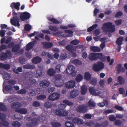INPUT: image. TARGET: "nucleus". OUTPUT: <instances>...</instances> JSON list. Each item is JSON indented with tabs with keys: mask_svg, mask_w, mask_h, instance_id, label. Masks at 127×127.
I'll use <instances>...</instances> for the list:
<instances>
[{
	"mask_svg": "<svg viewBox=\"0 0 127 127\" xmlns=\"http://www.w3.org/2000/svg\"><path fill=\"white\" fill-rule=\"evenodd\" d=\"M105 57L102 53H91L88 55L89 59L91 61H95L99 59L101 61H104L105 59Z\"/></svg>",
	"mask_w": 127,
	"mask_h": 127,
	"instance_id": "f257e3e1",
	"label": "nucleus"
},
{
	"mask_svg": "<svg viewBox=\"0 0 127 127\" xmlns=\"http://www.w3.org/2000/svg\"><path fill=\"white\" fill-rule=\"evenodd\" d=\"M101 29L103 32L105 33L108 32L112 33L115 31V26L113 25L112 23L111 22H108L103 24Z\"/></svg>",
	"mask_w": 127,
	"mask_h": 127,
	"instance_id": "f03ea898",
	"label": "nucleus"
},
{
	"mask_svg": "<svg viewBox=\"0 0 127 127\" xmlns=\"http://www.w3.org/2000/svg\"><path fill=\"white\" fill-rule=\"evenodd\" d=\"M27 120L31 121L26 123V125L27 127H35L38 124L39 121V120L36 118H32L30 117L27 118Z\"/></svg>",
	"mask_w": 127,
	"mask_h": 127,
	"instance_id": "7ed1b4c3",
	"label": "nucleus"
},
{
	"mask_svg": "<svg viewBox=\"0 0 127 127\" xmlns=\"http://www.w3.org/2000/svg\"><path fill=\"white\" fill-rule=\"evenodd\" d=\"M104 67V65L103 63L98 62L93 65V69L95 71L98 72L103 69Z\"/></svg>",
	"mask_w": 127,
	"mask_h": 127,
	"instance_id": "20e7f679",
	"label": "nucleus"
},
{
	"mask_svg": "<svg viewBox=\"0 0 127 127\" xmlns=\"http://www.w3.org/2000/svg\"><path fill=\"white\" fill-rule=\"evenodd\" d=\"M61 78L62 76L60 75H57L56 77L54 83L55 85L56 86L59 87L63 85V82Z\"/></svg>",
	"mask_w": 127,
	"mask_h": 127,
	"instance_id": "39448f33",
	"label": "nucleus"
},
{
	"mask_svg": "<svg viewBox=\"0 0 127 127\" xmlns=\"http://www.w3.org/2000/svg\"><path fill=\"white\" fill-rule=\"evenodd\" d=\"M87 106L85 104L78 106L76 108L77 111L79 113H84L87 111Z\"/></svg>",
	"mask_w": 127,
	"mask_h": 127,
	"instance_id": "423d86ee",
	"label": "nucleus"
},
{
	"mask_svg": "<svg viewBox=\"0 0 127 127\" xmlns=\"http://www.w3.org/2000/svg\"><path fill=\"white\" fill-rule=\"evenodd\" d=\"M89 91L91 94L94 96L100 95L101 93L100 91L96 89H95L94 87H91L89 88Z\"/></svg>",
	"mask_w": 127,
	"mask_h": 127,
	"instance_id": "0eeeda50",
	"label": "nucleus"
},
{
	"mask_svg": "<svg viewBox=\"0 0 127 127\" xmlns=\"http://www.w3.org/2000/svg\"><path fill=\"white\" fill-rule=\"evenodd\" d=\"M31 15L29 13L25 12L20 14V18L21 21H24L25 20L29 19L31 17Z\"/></svg>",
	"mask_w": 127,
	"mask_h": 127,
	"instance_id": "6e6552de",
	"label": "nucleus"
},
{
	"mask_svg": "<svg viewBox=\"0 0 127 127\" xmlns=\"http://www.w3.org/2000/svg\"><path fill=\"white\" fill-rule=\"evenodd\" d=\"M60 95L57 93H54L49 95L48 98L49 100L53 101L58 99L60 97Z\"/></svg>",
	"mask_w": 127,
	"mask_h": 127,
	"instance_id": "1a4fd4ad",
	"label": "nucleus"
},
{
	"mask_svg": "<svg viewBox=\"0 0 127 127\" xmlns=\"http://www.w3.org/2000/svg\"><path fill=\"white\" fill-rule=\"evenodd\" d=\"M19 21V18L17 16H15L10 20V23L12 25L19 27L20 26Z\"/></svg>",
	"mask_w": 127,
	"mask_h": 127,
	"instance_id": "9d476101",
	"label": "nucleus"
},
{
	"mask_svg": "<svg viewBox=\"0 0 127 127\" xmlns=\"http://www.w3.org/2000/svg\"><path fill=\"white\" fill-rule=\"evenodd\" d=\"M74 69V66L69 65L66 69V72L68 74L73 75L75 73Z\"/></svg>",
	"mask_w": 127,
	"mask_h": 127,
	"instance_id": "9b49d317",
	"label": "nucleus"
},
{
	"mask_svg": "<svg viewBox=\"0 0 127 127\" xmlns=\"http://www.w3.org/2000/svg\"><path fill=\"white\" fill-rule=\"evenodd\" d=\"M21 106V104L20 103L17 102L13 103L11 105V107L12 109H15V111L16 112V110L19 109Z\"/></svg>",
	"mask_w": 127,
	"mask_h": 127,
	"instance_id": "f8f14e48",
	"label": "nucleus"
},
{
	"mask_svg": "<svg viewBox=\"0 0 127 127\" xmlns=\"http://www.w3.org/2000/svg\"><path fill=\"white\" fill-rule=\"evenodd\" d=\"M3 84H3L2 91L4 94H6L7 92H10L12 90L13 88L11 85H7L4 87Z\"/></svg>",
	"mask_w": 127,
	"mask_h": 127,
	"instance_id": "ddd939ff",
	"label": "nucleus"
},
{
	"mask_svg": "<svg viewBox=\"0 0 127 127\" xmlns=\"http://www.w3.org/2000/svg\"><path fill=\"white\" fill-rule=\"evenodd\" d=\"M75 86V83L73 80L67 82L65 84L66 87L68 89L74 88Z\"/></svg>",
	"mask_w": 127,
	"mask_h": 127,
	"instance_id": "4468645a",
	"label": "nucleus"
},
{
	"mask_svg": "<svg viewBox=\"0 0 127 127\" xmlns=\"http://www.w3.org/2000/svg\"><path fill=\"white\" fill-rule=\"evenodd\" d=\"M20 5V3L19 2L16 3L13 2L11 3L10 6L12 9H13L15 8L17 11H18L19 10Z\"/></svg>",
	"mask_w": 127,
	"mask_h": 127,
	"instance_id": "2eb2a0df",
	"label": "nucleus"
},
{
	"mask_svg": "<svg viewBox=\"0 0 127 127\" xmlns=\"http://www.w3.org/2000/svg\"><path fill=\"white\" fill-rule=\"evenodd\" d=\"M39 84L40 87L43 88H46L49 86L50 82L47 80H43L40 81Z\"/></svg>",
	"mask_w": 127,
	"mask_h": 127,
	"instance_id": "dca6fc26",
	"label": "nucleus"
},
{
	"mask_svg": "<svg viewBox=\"0 0 127 127\" xmlns=\"http://www.w3.org/2000/svg\"><path fill=\"white\" fill-rule=\"evenodd\" d=\"M72 121L75 124H76L78 125H81L83 123V121L82 119L76 117L73 119Z\"/></svg>",
	"mask_w": 127,
	"mask_h": 127,
	"instance_id": "f3484780",
	"label": "nucleus"
},
{
	"mask_svg": "<svg viewBox=\"0 0 127 127\" xmlns=\"http://www.w3.org/2000/svg\"><path fill=\"white\" fill-rule=\"evenodd\" d=\"M44 74V71L41 69H37L36 71V75L37 78L42 77Z\"/></svg>",
	"mask_w": 127,
	"mask_h": 127,
	"instance_id": "a211bd4d",
	"label": "nucleus"
},
{
	"mask_svg": "<svg viewBox=\"0 0 127 127\" xmlns=\"http://www.w3.org/2000/svg\"><path fill=\"white\" fill-rule=\"evenodd\" d=\"M9 125L8 122L4 119L0 120V127H2V126L4 127H7Z\"/></svg>",
	"mask_w": 127,
	"mask_h": 127,
	"instance_id": "6ab92c4d",
	"label": "nucleus"
},
{
	"mask_svg": "<svg viewBox=\"0 0 127 127\" xmlns=\"http://www.w3.org/2000/svg\"><path fill=\"white\" fill-rule=\"evenodd\" d=\"M44 48H48L51 47L53 45V43L50 42H42Z\"/></svg>",
	"mask_w": 127,
	"mask_h": 127,
	"instance_id": "aec40b11",
	"label": "nucleus"
},
{
	"mask_svg": "<svg viewBox=\"0 0 127 127\" xmlns=\"http://www.w3.org/2000/svg\"><path fill=\"white\" fill-rule=\"evenodd\" d=\"M41 58L39 57H34L32 59V63L37 64L41 62Z\"/></svg>",
	"mask_w": 127,
	"mask_h": 127,
	"instance_id": "412c9836",
	"label": "nucleus"
},
{
	"mask_svg": "<svg viewBox=\"0 0 127 127\" xmlns=\"http://www.w3.org/2000/svg\"><path fill=\"white\" fill-rule=\"evenodd\" d=\"M79 93V92L78 90H73L70 92V96L72 98H74L78 95Z\"/></svg>",
	"mask_w": 127,
	"mask_h": 127,
	"instance_id": "4be33fe9",
	"label": "nucleus"
},
{
	"mask_svg": "<svg viewBox=\"0 0 127 127\" xmlns=\"http://www.w3.org/2000/svg\"><path fill=\"white\" fill-rule=\"evenodd\" d=\"M16 112L21 114H26L27 113V110L26 108H22L16 110Z\"/></svg>",
	"mask_w": 127,
	"mask_h": 127,
	"instance_id": "5701e85b",
	"label": "nucleus"
},
{
	"mask_svg": "<svg viewBox=\"0 0 127 127\" xmlns=\"http://www.w3.org/2000/svg\"><path fill=\"white\" fill-rule=\"evenodd\" d=\"M87 90V87L85 85H83L81 87V93L83 95H84L86 93Z\"/></svg>",
	"mask_w": 127,
	"mask_h": 127,
	"instance_id": "b1692460",
	"label": "nucleus"
},
{
	"mask_svg": "<svg viewBox=\"0 0 127 127\" xmlns=\"http://www.w3.org/2000/svg\"><path fill=\"white\" fill-rule=\"evenodd\" d=\"M23 67L24 68L29 69H32L35 68L34 65H31L28 64L23 65Z\"/></svg>",
	"mask_w": 127,
	"mask_h": 127,
	"instance_id": "393cba45",
	"label": "nucleus"
},
{
	"mask_svg": "<svg viewBox=\"0 0 127 127\" xmlns=\"http://www.w3.org/2000/svg\"><path fill=\"white\" fill-rule=\"evenodd\" d=\"M20 48V47L18 44H16L14 45L12 47V51L15 52L18 51Z\"/></svg>",
	"mask_w": 127,
	"mask_h": 127,
	"instance_id": "a878e982",
	"label": "nucleus"
},
{
	"mask_svg": "<svg viewBox=\"0 0 127 127\" xmlns=\"http://www.w3.org/2000/svg\"><path fill=\"white\" fill-rule=\"evenodd\" d=\"M91 78V75L88 72L85 73L84 74V78L87 80H89Z\"/></svg>",
	"mask_w": 127,
	"mask_h": 127,
	"instance_id": "bb28decb",
	"label": "nucleus"
},
{
	"mask_svg": "<svg viewBox=\"0 0 127 127\" xmlns=\"http://www.w3.org/2000/svg\"><path fill=\"white\" fill-rule=\"evenodd\" d=\"M7 110V107L4 103L0 102V110L2 111H5Z\"/></svg>",
	"mask_w": 127,
	"mask_h": 127,
	"instance_id": "cd10ccee",
	"label": "nucleus"
},
{
	"mask_svg": "<svg viewBox=\"0 0 127 127\" xmlns=\"http://www.w3.org/2000/svg\"><path fill=\"white\" fill-rule=\"evenodd\" d=\"M64 125L66 127H73L74 126V123L70 121H66Z\"/></svg>",
	"mask_w": 127,
	"mask_h": 127,
	"instance_id": "c85d7f7f",
	"label": "nucleus"
},
{
	"mask_svg": "<svg viewBox=\"0 0 127 127\" xmlns=\"http://www.w3.org/2000/svg\"><path fill=\"white\" fill-rule=\"evenodd\" d=\"M91 50L94 52H99L101 51V49L98 47L92 46L90 47Z\"/></svg>",
	"mask_w": 127,
	"mask_h": 127,
	"instance_id": "c756f323",
	"label": "nucleus"
},
{
	"mask_svg": "<svg viewBox=\"0 0 127 127\" xmlns=\"http://www.w3.org/2000/svg\"><path fill=\"white\" fill-rule=\"evenodd\" d=\"M48 74L51 76H54L55 73V71L53 69H49L47 71Z\"/></svg>",
	"mask_w": 127,
	"mask_h": 127,
	"instance_id": "7c9ffc66",
	"label": "nucleus"
},
{
	"mask_svg": "<svg viewBox=\"0 0 127 127\" xmlns=\"http://www.w3.org/2000/svg\"><path fill=\"white\" fill-rule=\"evenodd\" d=\"M98 25L97 24H94L92 26H91L88 29L87 31L88 32H91L94 29L97 28Z\"/></svg>",
	"mask_w": 127,
	"mask_h": 127,
	"instance_id": "2f4dec72",
	"label": "nucleus"
},
{
	"mask_svg": "<svg viewBox=\"0 0 127 127\" xmlns=\"http://www.w3.org/2000/svg\"><path fill=\"white\" fill-rule=\"evenodd\" d=\"M123 39V37H120L117 39L116 41L117 44L118 45H121L122 44V41Z\"/></svg>",
	"mask_w": 127,
	"mask_h": 127,
	"instance_id": "473e14b6",
	"label": "nucleus"
},
{
	"mask_svg": "<svg viewBox=\"0 0 127 127\" xmlns=\"http://www.w3.org/2000/svg\"><path fill=\"white\" fill-rule=\"evenodd\" d=\"M118 80L120 84L122 85L125 83V81L124 79L121 76H119L118 78Z\"/></svg>",
	"mask_w": 127,
	"mask_h": 127,
	"instance_id": "72a5a7b5",
	"label": "nucleus"
},
{
	"mask_svg": "<svg viewBox=\"0 0 127 127\" xmlns=\"http://www.w3.org/2000/svg\"><path fill=\"white\" fill-rule=\"evenodd\" d=\"M48 20L52 22L53 23L55 24H59V22L56 19L54 18H50L48 17L47 18Z\"/></svg>",
	"mask_w": 127,
	"mask_h": 127,
	"instance_id": "f704fd0d",
	"label": "nucleus"
},
{
	"mask_svg": "<svg viewBox=\"0 0 127 127\" xmlns=\"http://www.w3.org/2000/svg\"><path fill=\"white\" fill-rule=\"evenodd\" d=\"M51 125L53 127H60L61 126L60 123L56 122L51 123Z\"/></svg>",
	"mask_w": 127,
	"mask_h": 127,
	"instance_id": "c9c22d12",
	"label": "nucleus"
},
{
	"mask_svg": "<svg viewBox=\"0 0 127 127\" xmlns=\"http://www.w3.org/2000/svg\"><path fill=\"white\" fill-rule=\"evenodd\" d=\"M72 63L76 65H80L82 64L81 61L78 59H75L72 61Z\"/></svg>",
	"mask_w": 127,
	"mask_h": 127,
	"instance_id": "e433bc0d",
	"label": "nucleus"
},
{
	"mask_svg": "<svg viewBox=\"0 0 127 127\" xmlns=\"http://www.w3.org/2000/svg\"><path fill=\"white\" fill-rule=\"evenodd\" d=\"M42 55L43 56H45L48 57L49 58L52 59L53 56L49 53L46 52L45 51H43L42 53Z\"/></svg>",
	"mask_w": 127,
	"mask_h": 127,
	"instance_id": "4c0bfd02",
	"label": "nucleus"
},
{
	"mask_svg": "<svg viewBox=\"0 0 127 127\" xmlns=\"http://www.w3.org/2000/svg\"><path fill=\"white\" fill-rule=\"evenodd\" d=\"M8 55L6 53H3L1 54L0 57L1 60L3 61L5 60L7 58Z\"/></svg>",
	"mask_w": 127,
	"mask_h": 127,
	"instance_id": "58836bf2",
	"label": "nucleus"
},
{
	"mask_svg": "<svg viewBox=\"0 0 127 127\" xmlns=\"http://www.w3.org/2000/svg\"><path fill=\"white\" fill-rule=\"evenodd\" d=\"M87 104L88 106L90 107H94L96 105L95 104L94 101H92L91 100H89Z\"/></svg>",
	"mask_w": 127,
	"mask_h": 127,
	"instance_id": "ea45409f",
	"label": "nucleus"
},
{
	"mask_svg": "<svg viewBox=\"0 0 127 127\" xmlns=\"http://www.w3.org/2000/svg\"><path fill=\"white\" fill-rule=\"evenodd\" d=\"M32 44V42H30L27 44L26 49V50L29 51L34 46Z\"/></svg>",
	"mask_w": 127,
	"mask_h": 127,
	"instance_id": "a19ab883",
	"label": "nucleus"
},
{
	"mask_svg": "<svg viewBox=\"0 0 127 127\" xmlns=\"http://www.w3.org/2000/svg\"><path fill=\"white\" fill-rule=\"evenodd\" d=\"M3 75L4 79L6 80H8L10 78V77L9 75L6 72L3 73Z\"/></svg>",
	"mask_w": 127,
	"mask_h": 127,
	"instance_id": "79ce46f5",
	"label": "nucleus"
},
{
	"mask_svg": "<svg viewBox=\"0 0 127 127\" xmlns=\"http://www.w3.org/2000/svg\"><path fill=\"white\" fill-rule=\"evenodd\" d=\"M12 126L13 127H19L20 124L18 121H14L12 124Z\"/></svg>",
	"mask_w": 127,
	"mask_h": 127,
	"instance_id": "37998d69",
	"label": "nucleus"
},
{
	"mask_svg": "<svg viewBox=\"0 0 127 127\" xmlns=\"http://www.w3.org/2000/svg\"><path fill=\"white\" fill-rule=\"evenodd\" d=\"M94 122L92 121L89 122H86L84 124L86 126L89 127L93 126L94 125Z\"/></svg>",
	"mask_w": 127,
	"mask_h": 127,
	"instance_id": "c03bdc74",
	"label": "nucleus"
},
{
	"mask_svg": "<svg viewBox=\"0 0 127 127\" xmlns=\"http://www.w3.org/2000/svg\"><path fill=\"white\" fill-rule=\"evenodd\" d=\"M49 29L53 32H56L57 30V27L54 26H49Z\"/></svg>",
	"mask_w": 127,
	"mask_h": 127,
	"instance_id": "a18cd8bd",
	"label": "nucleus"
},
{
	"mask_svg": "<svg viewBox=\"0 0 127 127\" xmlns=\"http://www.w3.org/2000/svg\"><path fill=\"white\" fill-rule=\"evenodd\" d=\"M83 77L82 75L80 74H78L76 78V80L78 82H80L82 79Z\"/></svg>",
	"mask_w": 127,
	"mask_h": 127,
	"instance_id": "49530a36",
	"label": "nucleus"
},
{
	"mask_svg": "<svg viewBox=\"0 0 127 127\" xmlns=\"http://www.w3.org/2000/svg\"><path fill=\"white\" fill-rule=\"evenodd\" d=\"M65 48L67 50L69 51H72L73 50V46L70 45H67L66 47Z\"/></svg>",
	"mask_w": 127,
	"mask_h": 127,
	"instance_id": "de8ad7c7",
	"label": "nucleus"
},
{
	"mask_svg": "<svg viewBox=\"0 0 127 127\" xmlns=\"http://www.w3.org/2000/svg\"><path fill=\"white\" fill-rule=\"evenodd\" d=\"M122 64H119L117 65V66L116 67L118 73H119L121 71L122 68Z\"/></svg>",
	"mask_w": 127,
	"mask_h": 127,
	"instance_id": "09e8293b",
	"label": "nucleus"
},
{
	"mask_svg": "<svg viewBox=\"0 0 127 127\" xmlns=\"http://www.w3.org/2000/svg\"><path fill=\"white\" fill-rule=\"evenodd\" d=\"M27 92V91L25 89H22L17 91V93L19 94H25Z\"/></svg>",
	"mask_w": 127,
	"mask_h": 127,
	"instance_id": "8fccbe9b",
	"label": "nucleus"
},
{
	"mask_svg": "<svg viewBox=\"0 0 127 127\" xmlns=\"http://www.w3.org/2000/svg\"><path fill=\"white\" fill-rule=\"evenodd\" d=\"M63 102L66 104L67 105L69 106H71L73 104V103L72 102L70 101H69L66 100H64L63 101Z\"/></svg>",
	"mask_w": 127,
	"mask_h": 127,
	"instance_id": "3c124183",
	"label": "nucleus"
},
{
	"mask_svg": "<svg viewBox=\"0 0 127 127\" xmlns=\"http://www.w3.org/2000/svg\"><path fill=\"white\" fill-rule=\"evenodd\" d=\"M61 116L63 117L66 116L68 114V111L65 110H62Z\"/></svg>",
	"mask_w": 127,
	"mask_h": 127,
	"instance_id": "603ef678",
	"label": "nucleus"
},
{
	"mask_svg": "<svg viewBox=\"0 0 127 127\" xmlns=\"http://www.w3.org/2000/svg\"><path fill=\"white\" fill-rule=\"evenodd\" d=\"M8 83L10 85H14L16 83V81L13 79H11L8 81Z\"/></svg>",
	"mask_w": 127,
	"mask_h": 127,
	"instance_id": "864d4df0",
	"label": "nucleus"
},
{
	"mask_svg": "<svg viewBox=\"0 0 127 127\" xmlns=\"http://www.w3.org/2000/svg\"><path fill=\"white\" fill-rule=\"evenodd\" d=\"M31 28L32 27L29 24H27L25 26L24 29L27 31L30 30Z\"/></svg>",
	"mask_w": 127,
	"mask_h": 127,
	"instance_id": "5fc2aeb1",
	"label": "nucleus"
},
{
	"mask_svg": "<svg viewBox=\"0 0 127 127\" xmlns=\"http://www.w3.org/2000/svg\"><path fill=\"white\" fill-rule=\"evenodd\" d=\"M109 120L111 121H114L116 120L115 117L113 115H110L109 116Z\"/></svg>",
	"mask_w": 127,
	"mask_h": 127,
	"instance_id": "6e6d98bb",
	"label": "nucleus"
},
{
	"mask_svg": "<svg viewBox=\"0 0 127 127\" xmlns=\"http://www.w3.org/2000/svg\"><path fill=\"white\" fill-rule=\"evenodd\" d=\"M61 67V65L60 64H59L57 65L55 67V71L58 73H60V68Z\"/></svg>",
	"mask_w": 127,
	"mask_h": 127,
	"instance_id": "4d7b16f0",
	"label": "nucleus"
},
{
	"mask_svg": "<svg viewBox=\"0 0 127 127\" xmlns=\"http://www.w3.org/2000/svg\"><path fill=\"white\" fill-rule=\"evenodd\" d=\"M79 42V41L78 40L76 39L71 41L70 42V43L73 45H77L78 44Z\"/></svg>",
	"mask_w": 127,
	"mask_h": 127,
	"instance_id": "13d9d810",
	"label": "nucleus"
},
{
	"mask_svg": "<svg viewBox=\"0 0 127 127\" xmlns=\"http://www.w3.org/2000/svg\"><path fill=\"white\" fill-rule=\"evenodd\" d=\"M44 106L47 108H49L51 107L52 104L50 102H46L45 103Z\"/></svg>",
	"mask_w": 127,
	"mask_h": 127,
	"instance_id": "bf43d9fd",
	"label": "nucleus"
},
{
	"mask_svg": "<svg viewBox=\"0 0 127 127\" xmlns=\"http://www.w3.org/2000/svg\"><path fill=\"white\" fill-rule=\"evenodd\" d=\"M46 98V96L44 95H38L36 97V98L38 99H44Z\"/></svg>",
	"mask_w": 127,
	"mask_h": 127,
	"instance_id": "052dcab7",
	"label": "nucleus"
},
{
	"mask_svg": "<svg viewBox=\"0 0 127 127\" xmlns=\"http://www.w3.org/2000/svg\"><path fill=\"white\" fill-rule=\"evenodd\" d=\"M100 33V30L99 29H96L94 32V34L95 36L99 35Z\"/></svg>",
	"mask_w": 127,
	"mask_h": 127,
	"instance_id": "680f3d73",
	"label": "nucleus"
},
{
	"mask_svg": "<svg viewBox=\"0 0 127 127\" xmlns=\"http://www.w3.org/2000/svg\"><path fill=\"white\" fill-rule=\"evenodd\" d=\"M119 91L120 94H124L125 92V90L123 88H120Z\"/></svg>",
	"mask_w": 127,
	"mask_h": 127,
	"instance_id": "e2e57ef3",
	"label": "nucleus"
},
{
	"mask_svg": "<svg viewBox=\"0 0 127 127\" xmlns=\"http://www.w3.org/2000/svg\"><path fill=\"white\" fill-rule=\"evenodd\" d=\"M33 105L34 106L36 107L40 106V104L39 102L35 101L33 103Z\"/></svg>",
	"mask_w": 127,
	"mask_h": 127,
	"instance_id": "0e129e2a",
	"label": "nucleus"
},
{
	"mask_svg": "<svg viewBox=\"0 0 127 127\" xmlns=\"http://www.w3.org/2000/svg\"><path fill=\"white\" fill-rule=\"evenodd\" d=\"M19 61L21 64H25L26 60L23 58H20L19 59Z\"/></svg>",
	"mask_w": 127,
	"mask_h": 127,
	"instance_id": "69168bd1",
	"label": "nucleus"
},
{
	"mask_svg": "<svg viewBox=\"0 0 127 127\" xmlns=\"http://www.w3.org/2000/svg\"><path fill=\"white\" fill-rule=\"evenodd\" d=\"M58 107L61 110H63L65 108L66 105L64 104H61L59 105Z\"/></svg>",
	"mask_w": 127,
	"mask_h": 127,
	"instance_id": "338daca9",
	"label": "nucleus"
},
{
	"mask_svg": "<svg viewBox=\"0 0 127 127\" xmlns=\"http://www.w3.org/2000/svg\"><path fill=\"white\" fill-rule=\"evenodd\" d=\"M123 14V13L122 12L120 11L118 12L115 15V17H119L121 16Z\"/></svg>",
	"mask_w": 127,
	"mask_h": 127,
	"instance_id": "774afa93",
	"label": "nucleus"
}]
</instances>
